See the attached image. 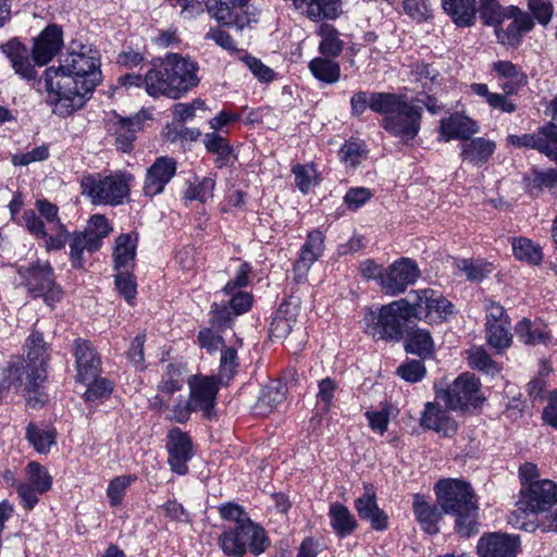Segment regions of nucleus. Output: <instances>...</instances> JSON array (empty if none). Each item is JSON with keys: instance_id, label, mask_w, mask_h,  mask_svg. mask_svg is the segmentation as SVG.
Segmentation results:
<instances>
[{"instance_id": "nucleus-1", "label": "nucleus", "mask_w": 557, "mask_h": 557, "mask_svg": "<svg viewBox=\"0 0 557 557\" xmlns=\"http://www.w3.org/2000/svg\"><path fill=\"white\" fill-rule=\"evenodd\" d=\"M101 79L100 53L91 45L71 42L59 66L46 69L41 81L54 114L67 116L81 109Z\"/></svg>"}, {"instance_id": "nucleus-2", "label": "nucleus", "mask_w": 557, "mask_h": 557, "mask_svg": "<svg viewBox=\"0 0 557 557\" xmlns=\"http://www.w3.org/2000/svg\"><path fill=\"white\" fill-rule=\"evenodd\" d=\"M435 493L443 511L456 517V531L461 536L478 533L479 508L470 484L456 479L441 480L435 485Z\"/></svg>"}, {"instance_id": "nucleus-3", "label": "nucleus", "mask_w": 557, "mask_h": 557, "mask_svg": "<svg viewBox=\"0 0 557 557\" xmlns=\"http://www.w3.org/2000/svg\"><path fill=\"white\" fill-rule=\"evenodd\" d=\"M25 359L22 361L26 369L25 398L27 405L40 408L47 401L42 384L47 379V363L50 359V348L38 332H33L25 343Z\"/></svg>"}, {"instance_id": "nucleus-4", "label": "nucleus", "mask_w": 557, "mask_h": 557, "mask_svg": "<svg viewBox=\"0 0 557 557\" xmlns=\"http://www.w3.org/2000/svg\"><path fill=\"white\" fill-rule=\"evenodd\" d=\"M35 207L37 212L32 209L23 212V225L36 238L44 239L47 251L61 250L67 242L69 231L58 215V207L47 200H37Z\"/></svg>"}, {"instance_id": "nucleus-5", "label": "nucleus", "mask_w": 557, "mask_h": 557, "mask_svg": "<svg viewBox=\"0 0 557 557\" xmlns=\"http://www.w3.org/2000/svg\"><path fill=\"white\" fill-rule=\"evenodd\" d=\"M411 318L409 300L403 298L381 306L376 311L369 309L361 324L364 332L374 339L398 341L401 337L404 324Z\"/></svg>"}, {"instance_id": "nucleus-6", "label": "nucleus", "mask_w": 557, "mask_h": 557, "mask_svg": "<svg viewBox=\"0 0 557 557\" xmlns=\"http://www.w3.org/2000/svg\"><path fill=\"white\" fill-rule=\"evenodd\" d=\"M521 498L518 502V509L510 513L508 522L517 528L528 532L535 530L533 521H525L522 516L527 512L545 511L557 503V483L550 480H540L530 483L528 488H521Z\"/></svg>"}, {"instance_id": "nucleus-7", "label": "nucleus", "mask_w": 557, "mask_h": 557, "mask_svg": "<svg viewBox=\"0 0 557 557\" xmlns=\"http://www.w3.org/2000/svg\"><path fill=\"white\" fill-rule=\"evenodd\" d=\"M131 177V175L122 173L110 175L91 173L83 175L81 178L82 195L94 205H121L128 195V181Z\"/></svg>"}, {"instance_id": "nucleus-8", "label": "nucleus", "mask_w": 557, "mask_h": 557, "mask_svg": "<svg viewBox=\"0 0 557 557\" xmlns=\"http://www.w3.org/2000/svg\"><path fill=\"white\" fill-rule=\"evenodd\" d=\"M219 544L224 554L242 557L247 550L260 555L269 546V540L263 528L245 520V524L225 529L219 536Z\"/></svg>"}, {"instance_id": "nucleus-9", "label": "nucleus", "mask_w": 557, "mask_h": 557, "mask_svg": "<svg viewBox=\"0 0 557 557\" xmlns=\"http://www.w3.org/2000/svg\"><path fill=\"white\" fill-rule=\"evenodd\" d=\"M407 299L411 317L429 324L443 323L454 313V305L431 288L412 290Z\"/></svg>"}, {"instance_id": "nucleus-10", "label": "nucleus", "mask_w": 557, "mask_h": 557, "mask_svg": "<svg viewBox=\"0 0 557 557\" xmlns=\"http://www.w3.org/2000/svg\"><path fill=\"white\" fill-rule=\"evenodd\" d=\"M480 387L479 379L474 374L466 372L460 374L443 393V399L450 410L478 408L484 401Z\"/></svg>"}, {"instance_id": "nucleus-11", "label": "nucleus", "mask_w": 557, "mask_h": 557, "mask_svg": "<svg viewBox=\"0 0 557 557\" xmlns=\"http://www.w3.org/2000/svg\"><path fill=\"white\" fill-rule=\"evenodd\" d=\"M421 117L422 108L411 104L406 100L403 102L401 108H398L397 111L388 116H384L381 125L391 135L407 143L418 135Z\"/></svg>"}, {"instance_id": "nucleus-12", "label": "nucleus", "mask_w": 557, "mask_h": 557, "mask_svg": "<svg viewBox=\"0 0 557 557\" xmlns=\"http://www.w3.org/2000/svg\"><path fill=\"white\" fill-rule=\"evenodd\" d=\"M26 481L17 484L16 492L21 505L32 510L39 500V495L48 492L52 486V476L48 470L37 461H30L25 469Z\"/></svg>"}, {"instance_id": "nucleus-13", "label": "nucleus", "mask_w": 557, "mask_h": 557, "mask_svg": "<svg viewBox=\"0 0 557 557\" xmlns=\"http://www.w3.org/2000/svg\"><path fill=\"white\" fill-rule=\"evenodd\" d=\"M29 292L35 297H44L52 306L62 298V290L54 284L52 268L49 262L36 263L20 270Z\"/></svg>"}, {"instance_id": "nucleus-14", "label": "nucleus", "mask_w": 557, "mask_h": 557, "mask_svg": "<svg viewBox=\"0 0 557 557\" xmlns=\"http://www.w3.org/2000/svg\"><path fill=\"white\" fill-rule=\"evenodd\" d=\"M164 62L170 74V83L173 90V99H178L189 89L199 84L197 75L199 66L191 59L176 53L165 55Z\"/></svg>"}, {"instance_id": "nucleus-15", "label": "nucleus", "mask_w": 557, "mask_h": 557, "mask_svg": "<svg viewBox=\"0 0 557 557\" xmlns=\"http://www.w3.org/2000/svg\"><path fill=\"white\" fill-rule=\"evenodd\" d=\"M420 276L417 262L409 258H400L394 261L382 277L381 286L385 294L396 296L414 284Z\"/></svg>"}, {"instance_id": "nucleus-16", "label": "nucleus", "mask_w": 557, "mask_h": 557, "mask_svg": "<svg viewBox=\"0 0 557 557\" xmlns=\"http://www.w3.org/2000/svg\"><path fill=\"white\" fill-rule=\"evenodd\" d=\"M168 462L171 470L185 475L188 472V462L195 455L190 436L178 428H172L166 435Z\"/></svg>"}, {"instance_id": "nucleus-17", "label": "nucleus", "mask_w": 557, "mask_h": 557, "mask_svg": "<svg viewBox=\"0 0 557 557\" xmlns=\"http://www.w3.org/2000/svg\"><path fill=\"white\" fill-rule=\"evenodd\" d=\"M507 141L518 148L539 150L557 163V125L553 122L540 127L535 134L509 135Z\"/></svg>"}, {"instance_id": "nucleus-18", "label": "nucleus", "mask_w": 557, "mask_h": 557, "mask_svg": "<svg viewBox=\"0 0 557 557\" xmlns=\"http://www.w3.org/2000/svg\"><path fill=\"white\" fill-rule=\"evenodd\" d=\"M73 355L75 358L76 381L79 383H90L99 376L101 372V360L90 342L77 338L73 344Z\"/></svg>"}, {"instance_id": "nucleus-19", "label": "nucleus", "mask_w": 557, "mask_h": 557, "mask_svg": "<svg viewBox=\"0 0 557 557\" xmlns=\"http://www.w3.org/2000/svg\"><path fill=\"white\" fill-rule=\"evenodd\" d=\"M519 548L518 535L499 532L482 535L476 546L480 557H517Z\"/></svg>"}, {"instance_id": "nucleus-20", "label": "nucleus", "mask_w": 557, "mask_h": 557, "mask_svg": "<svg viewBox=\"0 0 557 557\" xmlns=\"http://www.w3.org/2000/svg\"><path fill=\"white\" fill-rule=\"evenodd\" d=\"M194 410H200L211 418L219 391L218 379L210 376H193L188 381Z\"/></svg>"}, {"instance_id": "nucleus-21", "label": "nucleus", "mask_w": 557, "mask_h": 557, "mask_svg": "<svg viewBox=\"0 0 557 557\" xmlns=\"http://www.w3.org/2000/svg\"><path fill=\"white\" fill-rule=\"evenodd\" d=\"M176 173V162L169 157H159L153 164L147 169L143 186L144 195L154 197L163 193L166 184Z\"/></svg>"}, {"instance_id": "nucleus-22", "label": "nucleus", "mask_w": 557, "mask_h": 557, "mask_svg": "<svg viewBox=\"0 0 557 557\" xmlns=\"http://www.w3.org/2000/svg\"><path fill=\"white\" fill-rule=\"evenodd\" d=\"M420 426L432 430L444 437H451L458 430V423L447 409L436 403H426L420 418Z\"/></svg>"}, {"instance_id": "nucleus-23", "label": "nucleus", "mask_w": 557, "mask_h": 557, "mask_svg": "<svg viewBox=\"0 0 557 557\" xmlns=\"http://www.w3.org/2000/svg\"><path fill=\"white\" fill-rule=\"evenodd\" d=\"M149 119L147 111H140L129 117H119L112 123L110 132L115 136V144L119 150L129 152L133 149V144L136 139L145 121Z\"/></svg>"}, {"instance_id": "nucleus-24", "label": "nucleus", "mask_w": 557, "mask_h": 557, "mask_svg": "<svg viewBox=\"0 0 557 557\" xmlns=\"http://www.w3.org/2000/svg\"><path fill=\"white\" fill-rule=\"evenodd\" d=\"M63 45L62 30L57 25L47 26L35 39L32 55L39 66L47 64Z\"/></svg>"}, {"instance_id": "nucleus-25", "label": "nucleus", "mask_w": 557, "mask_h": 557, "mask_svg": "<svg viewBox=\"0 0 557 557\" xmlns=\"http://www.w3.org/2000/svg\"><path fill=\"white\" fill-rule=\"evenodd\" d=\"M323 252L324 235L321 231L314 230L308 234L295 264L294 271L297 282L306 280L308 271L312 264L322 257Z\"/></svg>"}, {"instance_id": "nucleus-26", "label": "nucleus", "mask_w": 557, "mask_h": 557, "mask_svg": "<svg viewBox=\"0 0 557 557\" xmlns=\"http://www.w3.org/2000/svg\"><path fill=\"white\" fill-rule=\"evenodd\" d=\"M510 13L512 20L506 27L496 28L495 33L502 45L517 47L521 42L524 34L533 28L534 22L527 12L518 8L512 7Z\"/></svg>"}, {"instance_id": "nucleus-27", "label": "nucleus", "mask_w": 557, "mask_h": 557, "mask_svg": "<svg viewBox=\"0 0 557 557\" xmlns=\"http://www.w3.org/2000/svg\"><path fill=\"white\" fill-rule=\"evenodd\" d=\"M491 67L505 95L517 94L528 83L524 72L510 61L498 60Z\"/></svg>"}, {"instance_id": "nucleus-28", "label": "nucleus", "mask_w": 557, "mask_h": 557, "mask_svg": "<svg viewBox=\"0 0 557 557\" xmlns=\"http://www.w3.org/2000/svg\"><path fill=\"white\" fill-rule=\"evenodd\" d=\"M479 127L472 119L460 113L441 120L440 139L449 141L453 139L466 140L478 133Z\"/></svg>"}, {"instance_id": "nucleus-29", "label": "nucleus", "mask_w": 557, "mask_h": 557, "mask_svg": "<svg viewBox=\"0 0 557 557\" xmlns=\"http://www.w3.org/2000/svg\"><path fill=\"white\" fill-rule=\"evenodd\" d=\"M1 51L10 60L15 73L30 81L36 77V71L29 60L28 49L17 39H11L1 46Z\"/></svg>"}, {"instance_id": "nucleus-30", "label": "nucleus", "mask_w": 557, "mask_h": 557, "mask_svg": "<svg viewBox=\"0 0 557 557\" xmlns=\"http://www.w3.org/2000/svg\"><path fill=\"white\" fill-rule=\"evenodd\" d=\"M144 86L151 97L166 96L173 99V90L170 83V74L164 59L157 60L144 76Z\"/></svg>"}, {"instance_id": "nucleus-31", "label": "nucleus", "mask_w": 557, "mask_h": 557, "mask_svg": "<svg viewBox=\"0 0 557 557\" xmlns=\"http://www.w3.org/2000/svg\"><path fill=\"white\" fill-rule=\"evenodd\" d=\"M355 508L361 519L370 521L373 529L387 528V516L379 508L372 486L364 487L363 495L356 499Z\"/></svg>"}, {"instance_id": "nucleus-32", "label": "nucleus", "mask_w": 557, "mask_h": 557, "mask_svg": "<svg viewBox=\"0 0 557 557\" xmlns=\"http://www.w3.org/2000/svg\"><path fill=\"white\" fill-rule=\"evenodd\" d=\"M138 235L135 232L121 234L115 239L113 261L115 270H129L136 257Z\"/></svg>"}, {"instance_id": "nucleus-33", "label": "nucleus", "mask_w": 557, "mask_h": 557, "mask_svg": "<svg viewBox=\"0 0 557 557\" xmlns=\"http://www.w3.org/2000/svg\"><path fill=\"white\" fill-rule=\"evenodd\" d=\"M298 313V302L285 301L281 304L271 323V335L278 339L287 337L296 324Z\"/></svg>"}, {"instance_id": "nucleus-34", "label": "nucleus", "mask_w": 557, "mask_h": 557, "mask_svg": "<svg viewBox=\"0 0 557 557\" xmlns=\"http://www.w3.org/2000/svg\"><path fill=\"white\" fill-rule=\"evenodd\" d=\"M413 511L426 533L435 534L438 532L437 522L442 517V511L436 505L429 504L424 496L417 494L413 497Z\"/></svg>"}, {"instance_id": "nucleus-35", "label": "nucleus", "mask_w": 557, "mask_h": 557, "mask_svg": "<svg viewBox=\"0 0 557 557\" xmlns=\"http://www.w3.org/2000/svg\"><path fill=\"white\" fill-rule=\"evenodd\" d=\"M320 38L318 50L321 55L327 58H337L342 54L345 42L341 38V33L331 24L323 23L317 29Z\"/></svg>"}, {"instance_id": "nucleus-36", "label": "nucleus", "mask_w": 557, "mask_h": 557, "mask_svg": "<svg viewBox=\"0 0 557 557\" xmlns=\"http://www.w3.org/2000/svg\"><path fill=\"white\" fill-rule=\"evenodd\" d=\"M515 331L518 338L527 345H548L553 342V335L546 325L532 323L528 319L518 322Z\"/></svg>"}, {"instance_id": "nucleus-37", "label": "nucleus", "mask_w": 557, "mask_h": 557, "mask_svg": "<svg viewBox=\"0 0 557 557\" xmlns=\"http://www.w3.org/2000/svg\"><path fill=\"white\" fill-rule=\"evenodd\" d=\"M26 438L38 454H48L57 443V432L50 425L29 423Z\"/></svg>"}, {"instance_id": "nucleus-38", "label": "nucleus", "mask_w": 557, "mask_h": 557, "mask_svg": "<svg viewBox=\"0 0 557 557\" xmlns=\"http://www.w3.org/2000/svg\"><path fill=\"white\" fill-rule=\"evenodd\" d=\"M496 145L490 139L476 137L466 141L461 147V157L465 161L481 165L494 153Z\"/></svg>"}, {"instance_id": "nucleus-39", "label": "nucleus", "mask_w": 557, "mask_h": 557, "mask_svg": "<svg viewBox=\"0 0 557 557\" xmlns=\"http://www.w3.org/2000/svg\"><path fill=\"white\" fill-rule=\"evenodd\" d=\"M333 58L327 57H315L309 64L308 69L312 76L320 83L332 85L341 78V66L337 61L332 60Z\"/></svg>"}, {"instance_id": "nucleus-40", "label": "nucleus", "mask_w": 557, "mask_h": 557, "mask_svg": "<svg viewBox=\"0 0 557 557\" xmlns=\"http://www.w3.org/2000/svg\"><path fill=\"white\" fill-rule=\"evenodd\" d=\"M26 369L22 361L10 362L3 370L0 379V399L8 396L9 393H17L22 387L25 388Z\"/></svg>"}, {"instance_id": "nucleus-41", "label": "nucleus", "mask_w": 557, "mask_h": 557, "mask_svg": "<svg viewBox=\"0 0 557 557\" xmlns=\"http://www.w3.org/2000/svg\"><path fill=\"white\" fill-rule=\"evenodd\" d=\"M442 7L458 26H470L475 20V0H442Z\"/></svg>"}, {"instance_id": "nucleus-42", "label": "nucleus", "mask_w": 557, "mask_h": 557, "mask_svg": "<svg viewBox=\"0 0 557 557\" xmlns=\"http://www.w3.org/2000/svg\"><path fill=\"white\" fill-rule=\"evenodd\" d=\"M406 351L421 358H429L434 352V342L431 333L421 327L412 329L406 338Z\"/></svg>"}, {"instance_id": "nucleus-43", "label": "nucleus", "mask_w": 557, "mask_h": 557, "mask_svg": "<svg viewBox=\"0 0 557 557\" xmlns=\"http://www.w3.org/2000/svg\"><path fill=\"white\" fill-rule=\"evenodd\" d=\"M330 521L333 530L341 537L351 534L357 528V521L348 508L335 503L330 506Z\"/></svg>"}, {"instance_id": "nucleus-44", "label": "nucleus", "mask_w": 557, "mask_h": 557, "mask_svg": "<svg viewBox=\"0 0 557 557\" xmlns=\"http://www.w3.org/2000/svg\"><path fill=\"white\" fill-rule=\"evenodd\" d=\"M406 100V97L403 95L391 92H372L369 96V109L375 113L388 116L389 114L397 111L398 108H401L403 102Z\"/></svg>"}, {"instance_id": "nucleus-45", "label": "nucleus", "mask_w": 557, "mask_h": 557, "mask_svg": "<svg viewBox=\"0 0 557 557\" xmlns=\"http://www.w3.org/2000/svg\"><path fill=\"white\" fill-rule=\"evenodd\" d=\"M467 355L468 363L471 369L492 376L499 373L500 367L482 346L470 348Z\"/></svg>"}, {"instance_id": "nucleus-46", "label": "nucleus", "mask_w": 557, "mask_h": 557, "mask_svg": "<svg viewBox=\"0 0 557 557\" xmlns=\"http://www.w3.org/2000/svg\"><path fill=\"white\" fill-rule=\"evenodd\" d=\"M207 150L216 156L215 163L219 168L226 165L232 157V147L225 138L215 132L207 133L203 137Z\"/></svg>"}, {"instance_id": "nucleus-47", "label": "nucleus", "mask_w": 557, "mask_h": 557, "mask_svg": "<svg viewBox=\"0 0 557 557\" xmlns=\"http://www.w3.org/2000/svg\"><path fill=\"white\" fill-rule=\"evenodd\" d=\"M513 256L530 264H539L543 259L542 248L531 239L518 237L512 239Z\"/></svg>"}, {"instance_id": "nucleus-48", "label": "nucleus", "mask_w": 557, "mask_h": 557, "mask_svg": "<svg viewBox=\"0 0 557 557\" xmlns=\"http://www.w3.org/2000/svg\"><path fill=\"white\" fill-rule=\"evenodd\" d=\"M113 231L109 220L102 214H94L88 220L85 228L86 234L89 236L92 248L102 246L103 239Z\"/></svg>"}, {"instance_id": "nucleus-49", "label": "nucleus", "mask_w": 557, "mask_h": 557, "mask_svg": "<svg viewBox=\"0 0 557 557\" xmlns=\"http://www.w3.org/2000/svg\"><path fill=\"white\" fill-rule=\"evenodd\" d=\"M509 326L510 322L485 326L487 343L498 352H502L511 345L512 335Z\"/></svg>"}, {"instance_id": "nucleus-50", "label": "nucleus", "mask_w": 557, "mask_h": 557, "mask_svg": "<svg viewBox=\"0 0 557 557\" xmlns=\"http://www.w3.org/2000/svg\"><path fill=\"white\" fill-rule=\"evenodd\" d=\"M70 239V257L72 260V264L74 268L83 267V252L85 250L89 252H94L99 250V248H92L91 242L89 240V236L86 232H74L71 236L69 235L67 240Z\"/></svg>"}, {"instance_id": "nucleus-51", "label": "nucleus", "mask_w": 557, "mask_h": 557, "mask_svg": "<svg viewBox=\"0 0 557 557\" xmlns=\"http://www.w3.org/2000/svg\"><path fill=\"white\" fill-rule=\"evenodd\" d=\"M346 168L356 169L366 159V146L360 140H347L338 151Z\"/></svg>"}, {"instance_id": "nucleus-52", "label": "nucleus", "mask_w": 557, "mask_h": 557, "mask_svg": "<svg viewBox=\"0 0 557 557\" xmlns=\"http://www.w3.org/2000/svg\"><path fill=\"white\" fill-rule=\"evenodd\" d=\"M215 180L210 176L196 178L185 190V199L206 202L213 196Z\"/></svg>"}, {"instance_id": "nucleus-53", "label": "nucleus", "mask_w": 557, "mask_h": 557, "mask_svg": "<svg viewBox=\"0 0 557 557\" xmlns=\"http://www.w3.org/2000/svg\"><path fill=\"white\" fill-rule=\"evenodd\" d=\"M295 183L302 194H308L311 188L319 184V175L315 166L311 163L296 164L292 170Z\"/></svg>"}, {"instance_id": "nucleus-54", "label": "nucleus", "mask_w": 557, "mask_h": 557, "mask_svg": "<svg viewBox=\"0 0 557 557\" xmlns=\"http://www.w3.org/2000/svg\"><path fill=\"white\" fill-rule=\"evenodd\" d=\"M456 268L462 272L469 281L479 282L492 273L493 264L482 260L462 259L456 261Z\"/></svg>"}, {"instance_id": "nucleus-55", "label": "nucleus", "mask_w": 557, "mask_h": 557, "mask_svg": "<svg viewBox=\"0 0 557 557\" xmlns=\"http://www.w3.org/2000/svg\"><path fill=\"white\" fill-rule=\"evenodd\" d=\"M156 404H159L160 409L164 407L169 408V412L165 418L177 423H185L188 421L191 411H195L190 399L188 401L183 398L176 399L175 404L170 408L162 397H156Z\"/></svg>"}, {"instance_id": "nucleus-56", "label": "nucleus", "mask_w": 557, "mask_h": 557, "mask_svg": "<svg viewBox=\"0 0 557 557\" xmlns=\"http://www.w3.org/2000/svg\"><path fill=\"white\" fill-rule=\"evenodd\" d=\"M135 475H119L112 479L107 488V496L111 506H119L126 493V490L135 482Z\"/></svg>"}, {"instance_id": "nucleus-57", "label": "nucleus", "mask_w": 557, "mask_h": 557, "mask_svg": "<svg viewBox=\"0 0 557 557\" xmlns=\"http://www.w3.org/2000/svg\"><path fill=\"white\" fill-rule=\"evenodd\" d=\"M438 72L425 63H416L410 66L409 79L411 82L421 83V86L425 90H432Z\"/></svg>"}, {"instance_id": "nucleus-58", "label": "nucleus", "mask_w": 557, "mask_h": 557, "mask_svg": "<svg viewBox=\"0 0 557 557\" xmlns=\"http://www.w3.org/2000/svg\"><path fill=\"white\" fill-rule=\"evenodd\" d=\"M182 387L183 377L181 369L174 364H169L166 372L159 384V392L161 393L160 397L163 398V395H172L182 389Z\"/></svg>"}, {"instance_id": "nucleus-59", "label": "nucleus", "mask_w": 557, "mask_h": 557, "mask_svg": "<svg viewBox=\"0 0 557 557\" xmlns=\"http://www.w3.org/2000/svg\"><path fill=\"white\" fill-rule=\"evenodd\" d=\"M117 271L119 273L115 275V287L120 295H122L128 304H132L137 294L135 278L129 273V270Z\"/></svg>"}, {"instance_id": "nucleus-60", "label": "nucleus", "mask_w": 557, "mask_h": 557, "mask_svg": "<svg viewBox=\"0 0 557 557\" xmlns=\"http://www.w3.org/2000/svg\"><path fill=\"white\" fill-rule=\"evenodd\" d=\"M208 12L220 23L224 25L237 24L233 7L226 2L211 0L207 2Z\"/></svg>"}, {"instance_id": "nucleus-61", "label": "nucleus", "mask_w": 557, "mask_h": 557, "mask_svg": "<svg viewBox=\"0 0 557 557\" xmlns=\"http://www.w3.org/2000/svg\"><path fill=\"white\" fill-rule=\"evenodd\" d=\"M237 367L236 349L227 346L222 347L220 359V380H226V382H228L235 374Z\"/></svg>"}, {"instance_id": "nucleus-62", "label": "nucleus", "mask_w": 557, "mask_h": 557, "mask_svg": "<svg viewBox=\"0 0 557 557\" xmlns=\"http://www.w3.org/2000/svg\"><path fill=\"white\" fill-rule=\"evenodd\" d=\"M403 8L405 13L417 22H424L432 16L429 0H404Z\"/></svg>"}, {"instance_id": "nucleus-63", "label": "nucleus", "mask_w": 557, "mask_h": 557, "mask_svg": "<svg viewBox=\"0 0 557 557\" xmlns=\"http://www.w3.org/2000/svg\"><path fill=\"white\" fill-rule=\"evenodd\" d=\"M87 386L84 397L86 401H95L97 399L107 397L113 389L112 383L107 379L96 377L90 383H83Z\"/></svg>"}, {"instance_id": "nucleus-64", "label": "nucleus", "mask_w": 557, "mask_h": 557, "mask_svg": "<svg viewBox=\"0 0 557 557\" xmlns=\"http://www.w3.org/2000/svg\"><path fill=\"white\" fill-rule=\"evenodd\" d=\"M532 188L540 190L557 187V171L554 169L534 170L531 177Z\"/></svg>"}]
</instances>
